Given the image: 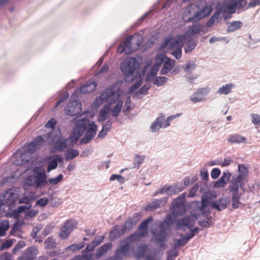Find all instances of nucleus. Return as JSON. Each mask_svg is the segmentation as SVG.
<instances>
[{"label": "nucleus", "mask_w": 260, "mask_h": 260, "mask_svg": "<svg viewBox=\"0 0 260 260\" xmlns=\"http://www.w3.org/2000/svg\"><path fill=\"white\" fill-rule=\"evenodd\" d=\"M122 82L117 81L109 86L99 97H97L93 102L95 107H99L104 103H108L103 109L100 112L99 120L100 121H105L107 118L110 110V105L116 102L120 95V89Z\"/></svg>", "instance_id": "1"}, {"label": "nucleus", "mask_w": 260, "mask_h": 260, "mask_svg": "<svg viewBox=\"0 0 260 260\" xmlns=\"http://www.w3.org/2000/svg\"><path fill=\"white\" fill-rule=\"evenodd\" d=\"M248 168L244 165H238L237 174L232 175L228 185V189L231 193H239V189L243 191H248L245 187V182L248 181Z\"/></svg>", "instance_id": "2"}, {"label": "nucleus", "mask_w": 260, "mask_h": 260, "mask_svg": "<svg viewBox=\"0 0 260 260\" xmlns=\"http://www.w3.org/2000/svg\"><path fill=\"white\" fill-rule=\"evenodd\" d=\"M45 138L49 140L47 143L53 146L50 149L51 153L63 151L68 146V139L61 136L60 131L55 134L54 132L48 133Z\"/></svg>", "instance_id": "3"}, {"label": "nucleus", "mask_w": 260, "mask_h": 260, "mask_svg": "<svg viewBox=\"0 0 260 260\" xmlns=\"http://www.w3.org/2000/svg\"><path fill=\"white\" fill-rule=\"evenodd\" d=\"M143 36L135 34L126 39L118 48L117 51L120 53L129 54L136 50L143 42Z\"/></svg>", "instance_id": "4"}, {"label": "nucleus", "mask_w": 260, "mask_h": 260, "mask_svg": "<svg viewBox=\"0 0 260 260\" xmlns=\"http://www.w3.org/2000/svg\"><path fill=\"white\" fill-rule=\"evenodd\" d=\"M197 219L198 216L196 214H191L189 216L179 219L177 222V229L184 231L186 229H190V232L186 234L191 239L195 235H197L199 232V228L198 227L191 229Z\"/></svg>", "instance_id": "5"}, {"label": "nucleus", "mask_w": 260, "mask_h": 260, "mask_svg": "<svg viewBox=\"0 0 260 260\" xmlns=\"http://www.w3.org/2000/svg\"><path fill=\"white\" fill-rule=\"evenodd\" d=\"M139 66V64L135 57L127 58L121 64V70L125 75V81L131 82L134 80V73Z\"/></svg>", "instance_id": "6"}, {"label": "nucleus", "mask_w": 260, "mask_h": 260, "mask_svg": "<svg viewBox=\"0 0 260 260\" xmlns=\"http://www.w3.org/2000/svg\"><path fill=\"white\" fill-rule=\"evenodd\" d=\"M82 116L80 115L74 119L75 126L70 136L72 141L78 140L85 132L87 126L88 127L91 123L88 118L82 117Z\"/></svg>", "instance_id": "7"}, {"label": "nucleus", "mask_w": 260, "mask_h": 260, "mask_svg": "<svg viewBox=\"0 0 260 260\" xmlns=\"http://www.w3.org/2000/svg\"><path fill=\"white\" fill-rule=\"evenodd\" d=\"M26 184L36 189L42 188L47 183V175L44 171L35 172L27 179Z\"/></svg>", "instance_id": "8"}, {"label": "nucleus", "mask_w": 260, "mask_h": 260, "mask_svg": "<svg viewBox=\"0 0 260 260\" xmlns=\"http://www.w3.org/2000/svg\"><path fill=\"white\" fill-rule=\"evenodd\" d=\"M156 61L158 62L159 66L164 64L161 70L160 74L166 75L173 69L174 61L168 58L166 55L160 54L156 56Z\"/></svg>", "instance_id": "9"}, {"label": "nucleus", "mask_w": 260, "mask_h": 260, "mask_svg": "<svg viewBox=\"0 0 260 260\" xmlns=\"http://www.w3.org/2000/svg\"><path fill=\"white\" fill-rule=\"evenodd\" d=\"M182 20L185 22H194L198 20L197 7L195 5L188 6L183 11Z\"/></svg>", "instance_id": "10"}, {"label": "nucleus", "mask_w": 260, "mask_h": 260, "mask_svg": "<svg viewBox=\"0 0 260 260\" xmlns=\"http://www.w3.org/2000/svg\"><path fill=\"white\" fill-rule=\"evenodd\" d=\"M131 246L132 245L129 244V242H127V240L121 241L119 246L116 250L113 257L111 258V259L122 260V257L128 254Z\"/></svg>", "instance_id": "11"}, {"label": "nucleus", "mask_w": 260, "mask_h": 260, "mask_svg": "<svg viewBox=\"0 0 260 260\" xmlns=\"http://www.w3.org/2000/svg\"><path fill=\"white\" fill-rule=\"evenodd\" d=\"M158 230H152L151 234L153 235V239L154 241L164 246L167 241L168 236V230L166 228L159 225Z\"/></svg>", "instance_id": "12"}, {"label": "nucleus", "mask_w": 260, "mask_h": 260, "mask_svg": "<svg viewBox=\"0 0 260 260\" xmlns=\"http://www.w3.org/2000/svg\"><path fill=\"white\" fill-rule=\"evenodd\" d=\"M76 225L77 222L72 219L66 221L63 225L60 226L59 234L60 239H67L73 230L76 228Z\"/></svg>", "instance_id": "13"}, {"label": "nucleus", "mask_w": 260, "mask_h": 260, "mask_svg": "<svg viewBox=\"0 0 260 260\" xmlns=\"http://www.w3.org/2000/svg\"><path fill=\"white\" fill-rule=\"evenodd\" d=\"M77 96H75L74 99L71 98V102L65 109L66 114L70 116H75L81 112L82 105L81 102L77 100Z\"/></svg>", "instance_id": "14"}, {"label": "nucleus", "mask_w": 260, "mask_h": 260, "mask_svg": "<svg viewBox=\"0 0 260 260\" xmlns=\"http://www.w3.org/2000/svg\"><path fill=\"white\" fill-rule=\"evenodd\" d=\"M210 200L207 196H202L201 202H197L196 209L199 212L198 214H201L203 216H207L210 213L209 205Z\"/></svg>", "instance_id": "15"}, {"label": "nucleus", "mask_w": 260, "mask_h": 260, "mask_svg": "<svg viewBox=\"0 0 260 260\" xmlns=\"http://www.w3.org/2000/svg\"><path fill=\"white\" fill-rule=\"evenodd\" d=\"M97 129V126L94 122H91L89 126L87 127L85 135L80 141V144H85L90 142L96 134Z\"/></svg>", "instance_id": "16"}, {"label": "nucleus", "mask_w": 260, "mask_h": 260, "mask_svg": "<svg viewBox=\"0 0 260 260\" xmlns=\"http://www.w3.org/2000/svg\"><path fill=\"white\" fill-rule=\"evenodd\" d=\"M185 40V36L183 35H178L174 38L170 39V41L166 40L165 46H168L172 49H175L177 48L183 47Z\"/></svg>", "instance_id": "17"}, {"label": "nucleus", "mask_w": 260, "mask_h": 260, "mask_svg": "<svg viewBox=\"0 0 260 260\" xmlns=\"http://www.w3.org/2000/svg\"><path fill=\"white\" fill-rule=\"evenodd\" d=\"M97 84L95 82H91L89 83L81 86L79 88L76 89L74 93L71 95V99H74L75 96H78V94H86L91 92L96 87Z\"/></svg>", "instance_id": "18"}, {"label": "nucleus", "mask_w": 260, "mask_h": 260, "mask_svg": "<svg viewBox=\"0 0 260 260\" xmlns=\"http://www.w3.org/2000/svg\"><path fill=\"white\" fill-rule=\"evenodd\" d=\"M168 197H162L160 199H154L145 206V210L146 211H152L157 208L162 207L165 206L168 202Z\"/></svg>", "instance_id": "19"}, {"label": "nucleus", "mask_w": 260, "mask_h": 260, "mask_svg": "<svg viewBox=\"0 0 260 260\" xmlns=\"http://www.w3.org/2000/svg\"><path fill=\"white\" fill-rule=\"evenodd\" d=\"M209 87L202 88L194 92L190 96V101L194 104L203 101L210 92Z\"/></svg>", "instance_id": "20"}, {"label": "nucleus", "mask_w": 260, "mask_h": 260, "mask_svg": "<svg viewBox=\"0 0 260 260\" xmlns=\"http://www.w3.org/2000/svg\"><path fill=\"white\" fill-rule=\"evenodd\" d=\"M45 145V141L41 136H38L28 145L27 149L30 153H33L40 147Z\"/></svg>", "instance_id": "21"}, {"label": "nucleus", "mask_w": 260, "mask_h": 260, "mask_svg": "<svg viewBox=\"0 0 260 260\" xmlns=\"http://www.w3.org/2000/svg\"><path fill=\"white\" fill-rule=\"evenodd\" d=\"M204 28V26L199 23L192 24L188 28L184 36L185 37H191L200 33L205 34V31L203 30Z\"/></svg>", "instance_id": "22"}, {"label": "nucleus", "mask_w": 260, "mask_h": 260, "mask_svg": "<svg viewBox=\"0 0 260 260\" xmlns=\"http://www.w3.org/2000/svg\"><path fill=\"white\" fill-rule=\"evenodd\" d=\"M185 203L176 199L172 203V211L174 214L180 215L185 212Z\"/></svg>", "instance_id": "23"}, {"label": "nucleus", "mask_w": 260, "mask_h": 260, "mask_svg": "<svg viewBox=\"0 0 260 260\" xmlns=\"http://www.w3.org/2000/svg\"><path fill=\"white\" fill-rule=\"evenodd\" d=\"M232 177V174L229 171H225L222 173V176L217 180L214 186L216 188H222L225 186L227 183L230 181Z\"/></svg>", "instance_id": "24"}, {"label": "nucleus", "mask_w": 260, "mask_h": 260, "mask_svg": "<svg viewBox=\"0 0 260 260\" xmlns=\"http://www.w3.org/2000/svg\"><path fill=\"white\" fill-rule=\"evenodd\" d=\"M228 142L230 144H247L248 140L238 134L231 135L228 138Z\"/></svg>", "instance_id": "25"}, {"label": "nucleus", "mask_w": 260, "mask_h": 260, "mask_svg": "<svg viewBox=\"0 0 260 260\" xmlns=\"http://www.w3.org/2000/svg\"><path fill=\"white\" fill-rule=\"evenodd\" d=\"M37 253L35 247L28 248L23 254L19 257V260H33Z\"/></svg>", "instance_id": "26"}, {"label": "nucleus", "mask_w": 260, "mask_h": 260, "mask_svg": "<svg viewBox=\"0 0 260 260\" xmlns=\"http://www.w3.org/2000/svg\"><path fill=\"white\" fill-rule=\"evenodd\" d=\"M163 119L164 115L162 114L155 119L150 126V130L151 132L156 133L158 132L160 128H163Z\"/></svg>", "instance_id": "27"}, {"label": "nucleus", "mask_w": 260, "mask_h": 260, "mask_svg": "<svg viewBox=\"0 0 260 260\" xmlns=\"http://www.w3.org/2000/svg\"><path fill=\"white\" fill-rule=\"evenodd\" d=\"M112 244L110 242L104 244L102 246L99 247L95 254V256L96 258H99L105 254L108 250L112 248Z\"/></svg>", "instance_id": "28"}, {"label": "nucleus", "mask_w": 260, "mask_h": 260, "mask_svg": "<svg viewBox=\"0 0 260 260\" xmlns=\"http://www.w3.org/2000/svg\"><path fill=\"white\" fill-rule=\"evenodd\" d=\"M235 87L233 83H228L222 85L216 91L219 95H228L232 92V89Z\"/></svg>", "instance_id": "29"}, {"label": "nucleus", "mask_w": 260, "mask_h": 260, "mask_svg": "<svg viewBox=\"0 0 260 260\" xmlns=\"http://www.w3.org/2000/svg\"><path fill=\"white\" fill-rule=\"evenodd\" d=\"M211 205L213 208L215 209L217 211H221L226 208L227 200L226 199L221 198L218 201L213 202Z\"/></svg>", "instance_id": "30"}, {"label": "nucleus", "mask_w": 260, "mask_h": 260, "mask_svg": "<svg viewBox=\"0 0 260 260\" xmlns=\"http://www.w3.org/2000/svg\"><path fill=\"white\" fill-rule=\"evenodd\" d=\"M53 159L49 162L47 171L50 172L52 170L55 169L57 166V162L62 161V157L60 155H56L53 157Z\"/></svg>", "instance_id": "31"}, {"label": "nucleus", "mask_w": 260, "mask_h": 260, "mask_svg": "<svg viewBox=\"0 0 260 260\" xmlns=\"http://www.w3.org/2000/svg\"><path fill=\"white\" fill-rule=\"evenodd\" d=\"M175 217L172 214H169L167 215L165 219L161 222L159 225L166 228L168 230H169L172 225H173L175 220Z\"/></svg>", "instance_id": "32"}, {"label": "nucleus", "mask_w": 260, "mask_h": 260, "mask_svg": "<svg viewBox=\"0 0 260 260\" xmlns=\"http://www.w3.org/2000/svg\"><path fill=\"white\" fill-rule=\"evenodd\" d=\"M190 240V239L187 234L181 235L180 238L174 240V247L177 249L179 247L184 246Z\"/></svg>", "instance_id": "33"}, {"label": "nucleus", "mask_w": 260, "mask_h": 260, "mask_svg": "<svg viewBox=\"0 0 260 260\" xmlns=\"http://www.w3.org/2000/svg\"><path fill=\"white\" fill-rule=\"evenodd\" d=\"M152 220L151 217H149L144 221H143L139 225L138 229L139 232L141 233V235L145 236L148 232V226L149 223Z\"/></svg>", "instance_id": "34"}, {"label": "nucleus", "mask_w": 260, "mask_h": 260, "mask_svg": "<svg viewBox=\"0 0 260 260\" xmlns=\"http://www.w3.org/2000/svg\"><path fill=\"white\" fill-rule=\"evenodd\" d=\"M148 247L146 244H142L138 247V251L135 253V257L137 259L145 258Z\"/></svg>", "instance_id": "35"}, {"label": "nucleus", "mask_w": 260, "mask_h": 260, "mask_svg": "<svg viewBox=\"0 0 260 260\" xmlns=\"http://www.w3.org/2000/svg\"><path fill=\"white\" fill-rule=\"evenodd\" d=\"M212 12V9L209 6H206L200 10H197L198 20L208 16Z\"/></svg>", "instance_id": "36"}, {"label": "nucleus", "mask_w": 260, "mask_h": 260, "mask_svg": "<svg viewBox=\"0 0 260 260\" xmlns=\"http://www.w3.org/2000/svg\"><path fill=\"white\" fill-rule=\"evenodd\" d=\"M243 25V23L241 21H234L230 23L226 31L228 32L234 31L240 28Z\"/></svg>", "instance_id": "37"}, {"label": "nucleus", "mask_w": 260, "mask_h": 260, "mask_svg": "<svg viewBox=\"0 0 260 260\" xmlns=\"http://www.w3.org/2000/svg\"><path fill=\"white\" fill-rule=\"evenodd\" d=\"M117 103L114 108L111 110V114L114 117H116L121 110L123 105V102L119 99L116 101Z\"/></svg>", "instance_id": "38"}, {"label": "nucleus", "mask_w": 260, "mask_h": 260, "mask_svg": "<svg viewBox=\"0 0 260 260\" xmlns=\"http://www.w3.org/2000/svg\"><path fill=\"white\" fill-rule=\"evenodd\" d=\"M198 41L197 39H191L189 40L185 47V52L188 53L192 51L197 46Z\"/></svg>", "instance_id": "39"}, {"label": "nucleus", "mask_w": 260, "mask_h": 260, "mask_svg": "<svg viewBox=\"0 0 260 260\" xmlns=\"http://www.w3.org/2000/svg\"><path fill=\"white\" fill-rule=\"evenodd\" d=\"M79 152L78 150L74 149H68L64 153L65 157L67 160H71L78 156Z\"/></svg>", "instance_id": "40"}, {"label": "nucleus", "mask_w": 260, "mask_h": 260, "mask_svg": "<svg viewBox=\"0 0 260 260\" xmlns=\"http://www.w3.org/2000/svg\"><path fill=\"white\" fill-rule=\"evenodd\" d=\"M144 236H142L141 234V233H135L129 237H128L126 239H124L125 240H127V242H129V244L132 246L133 245V243L138 242L140 238L141 237H144Z\"/></svg>", "instance_id": "41"}, {"label": "nucleus", "mask_w": 260, "mask_h": 260, "mask_svg": "<svg viewBox=\"0 0 260 260\" xmlns=\"http://www.w3.org/2000/svg\"><path fill=\"white\" fill-rule=\"evenodd\" d=\"M85 246L84 242H80L78 244H73L66 248L67 251H77L82 249Z\"/></svg>", "instance_id": "42"}, {"label": "nucleus", "mask_w": 260, "mask_h": 260, "mask_svg": "<svg viewBox=\"0 0 260 260\" xmlns=\"http://www.w3.org/2000/svg\"><path fill=\"white\" fill-rule=\"evenodd\" d=\"M24 156V155H17L15 159L13 161V164L18 166L26 164L29 161V160L26 159Z\"/></svg>", "instance_id": "43"}, {"label": "nucleus", "mask_w": 260, "mask_h": 260, "mask_svg": "<svg viewBox=\"0 0 260 260\" xmlns=\"http://www.w3.org/2000/svg\"><path fill=\"white\" fill-rule=\"evenodd\" d=\"M93 256L92 253L83 250L82 251V255L77 256L76 258V260H92Z\"/></svg>", "instance_id": "44"}, {"label": "nucleus", "mask_w": 260, "mask_h": 260, "mask_svg": "<svg viewBox=\"0 0 260 260\" xmlns=\"http://www.w3.org/2000/svg\"><path fill=\"white\" fill-rule=\"evenodd\" d=\"M232 205L234 208L237 209L240 204V199L242 194L240 193H232Z\"/></svg>", "instance_id": "45"}, {"label": "nucleus", "mask_w": 260, "mask_h": 260, "mask_svg": "<svg viewBox=\"0 0 260 260\" xmlns=\"http://www.w3.org/2000/svg\"><path fill=\"white\" fill-rule=\"evenodd\" d=\"M122 236V235L120 232L119 229L115 227L110 232L109 239H110V240L113 241L116 239Z\"/></svg>", "instance_id": "46"}, {"label": "nucleus", "mask_w": 260, "mask_h": 260, "mask_svg": "<svg viewBox=\"0 0 260 260\" xmlns=\"http://www.w3.org/2000/svg\"><path fill=\"white\" fill-rule=\"evenodd\" d=\"M181 115V114H176L174 115H171L167 119H165V116H164V119L162 120V126L163 128H167L170 125V122L177 117H179Z\"/></svg>", "instance_id": "47"}, {"label": "nucleus", "mask_w": 260, "mask_h": 260, "mask_svg": "<svg viewBox=\"0 0 260 260\" xmlns=\"http://www.w3.org/2000/svg\"><path fill=\"white\" fill-rule=\"evenodd\" d=\"M9 228V223L8 220H3L0 222V236H3L6 231Z\"/></svg>", "instance_id": "48"}, {"label": "nucleus", "mask_w": 260, "mask_h": 260, "mask_svg": "<svg viewBox=\"0 0 260 260\" xmlns=\"http://www.w3.org/2000/svg\"><path fill=\"white\" fill-rule=\"evenodd\" d=\"M237 8L239 10H246L245 9L248 6L247 0H237L234 2Z\"/></svg>", "instance_id": "49"}, {"label": "nucleus", "mask_w": 260, "mask_h": 260, "mask_svg": "<svg viewBox=\"0 0 260 260\" xmlns=\"http://www.w3.org/2000/svg\"><path fill=\"white\" fill-rule=\"evenodd\" d=\"M168 80V78L164 76L156 77L154 80V84L157 86H160L165 84Z\"/></svg>", "instance_id": "50"}, {"label": "nucleus", "mask_w": 260, "mask_h": 260, "mask_svg": "<svg viewBox=\"0 0 260 260\" xmlns=\"http://www.w3.org/2000/svg\"><path fill=\"white\" fill-rule=\"evenodd\" d=\"M178 255L177 249H173L167 252V260H174Z\"/></svg>", "instance_id": "51"}, {"label": "nucleus", "mask_w": 260, "mask_h": 260, "mask_svg": "<svg viewBox=\"0 0 260 260\" xmlns=\"http://www.w3.org/2000/svg\"><path fill=\"white\" fill-rule=\"evenodd\" d=\"M20 229L19 225L17 223H15L11 229L10 231V235L19 237L20 236Z\"/></svg>", "instance_id": "52"}, {"label": "nucleus", "mask_w": 260, "mask_h": 260, "mask_svg": "<svg viewBox=\"0 0 260 260\" xmlns=\"http://www.w3.org/2000/svg\"><path fill=\"white\" fill-rule=\"evenodd\" d=\"M145 156L143 155H135L134 160V165L135 167H139L144 161Z\"/></svg>", "instance_id": "53"}, {"label": "nucleus", "mask_w": 260, "mask_h": 260, "mask_svg": "<svg viewBox=\"0 0 260 260\" xmlns=\"http://www.w3.org/2000/svg\"><path fill=\"white\" fill-rule=\"evenodd\" d=\"M63 177L62 174H59L56 177L49 179L47 180V183L52 185H56L63 179Z\"/></svg>", "instance_id": "54"}, {"label": "nucleus", "mask_w": 260, "mask_h": 260, "mask_svg": "<svg viewBox=\"0 0 260 260\" xmlns=\"http://www.w3.org/2000/svg\"><path fill=\"white\" fill-rule=\"evenodd\" d=\"M170 188H171V186L165 185L162 188L156 190L153 194V196L155 197V196H157L159 194H163L165 193H167L168 194H169L168 191H169Z\"/></svg>", "instance_id": "55"}, {"label": "nucleus", "mask_w": 260, "mask_h": 260, "mask_svg": "<svg viewBox=\"0 0 260 260\" xmlns=\"http://www.w3.org/2000/svg\"><path fill=\"white\" fill-rule=\"evenodd\" d=\"M142 79L140 77L139 80L136 83L133 84L129 88V92L133 93L142 84Z\"/></svg>", "instance_id": "56"}, {"label": "nucleus", "mask_w": 260, "mask_h": 260, "mask_svg": "<svg viewBox=\"0 0 260 260\" xmlns=\"http://www.w3.org/2000/svg\"><path fill=\"white\" fill-rule=\"evenodd\" d=\"M109 180L111 181L117 180V181L121 184H123L124 182L125 179L123 177L120 175L117 174H112L110 177Z\"/></svg>", "instance_id": "57"}, {"label": "nucleus", "mask_w": 260, "mask_h": 260, "mask_svg": "<svg viewBox=\"0 0 260 260\" xmlns=\"http://www.w3.org/2000/svg\"><path fill=\"white\" fill-rule=\"evenodd\" d=\"M149 89L148 85H144L134 96L136 98H138L139 94H146Z\"/></svg>", "instance_id": "58"}, {"label": "nucleus", "mask_w": 260, "mask_h": 260, "mask_svg": "<svg viewBox=\"0 0 260 260\" xmlns=\"http://www.w3.org/2000/svg\"><path fill=\"white\" fill-rule=\"evenodd\" d=\"M220 41H225L226 43L229 42V40L227 39L226 37H216L215 36L212 37L210 40L209 42L210 44H213L216 42H218Z\"/></svg>", "instance_id": "59"}, {"label": "nucleus", "mask_w": 260, "mask_h": 260, "mask_svg": "<svg viewBox=\"0 0 260 260\" xmlns=\"http://www.w3.org/2000/svg\"><path fill=\"white\" fill-rule=\"evenodd\" d=\"M251 122L254 125H260V115L257 114H251Z\"/></svg>", "instance_id": "60"}, {"label": "nucleus", "mask_w": 260, "mask_h": 260, "mask_svg": "<svg viewBox=\"0 0 260 260\" xmlns=\"http://www.w3.org/2000/svg\"><path fill=\"white\" fill-rule=\"evenodd\" d=\"M49 202V200L46 197H44L38 200L36 203V206H38L41 207H45Z\"/></svg>", "instance_id": "61"}, {"label": "nucleus", "mask_w": 260, "mask_h": 260, "mask_svg": "<svg viewBox=\"0 0 260 260\" xmlns=\"http://www.w3.org/2000/svg\"><path fill=\"white\" fill-rule=\"evenodd\" d=\"M124 224L127 226L128 231H130L137 223L131 218H128L125 220Z\"/></svg>", "instance_id": "62"}, {"label": "nucleus", "mask_w": 260, "mask_h": 260, "mask_svg": "<svg viewBox=\"0 0 260 260\" xmlns=\"http://www.w3.org/2000/svg\"><path fill=\"white\" fill-rule=\"evenodd\" d=\"M196 68V64L193 61H190L183 67L184 70L187 73H189L194 70Z\"/></svg>", "instance_id": "63"}, {"label": "nucleus", "mask_w": 260, "mask_h": 260, "mask_svg": "<svg viewBox=\"0 0 260 260\" xmlns=\"http://www.w3.org/2000/svg\"><path fill=\"white\" fill-rule=\"evenodd\" d=\"M0 260H14V257L11 253L6 252L0 256Z\"/></svg>", "instance_id": "64"}]
</instances>
